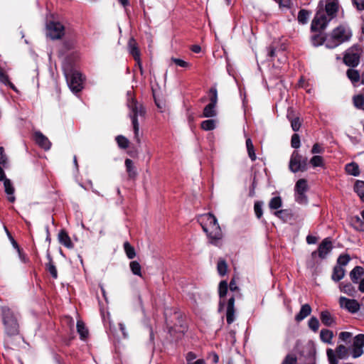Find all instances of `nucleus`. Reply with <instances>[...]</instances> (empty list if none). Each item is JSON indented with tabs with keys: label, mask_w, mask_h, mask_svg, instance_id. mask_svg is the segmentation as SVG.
Listing matches in <instances>:
<instances>
[{
	"label": "nucleus",
	"mask_w": 364,
	"mask_h": 364,
	"mask_svg": "<svg viewBox=\"0 0 364 364\" xmlns=\"http://www.w3.org/2000/svg\"><path fill=\"white\" fill-rule=\"evenodd\" d=\"M198 221L210 242L214 245H218L219 241L223 237V233L215 215L211 213L202 215L199 217Z\"/></svg>",
	"instance_id": "obj_1"
},
{
	"label": "nucleus",
	"mask_w": 364,
	"mask_h": 364,
	"mask_svg": "<svg viewBox=\"0 0 364 364\" xmlns=\"http://www.w3.org/2000/svg\"><path fill=\"white\" fill-rule=\"evenodd\" d=\"M127 95L130 96V98L127 101V107L129 109L128 115L132 120L135 139L137 141H139V124L138 117H144L146 114V110L141 103L138 102L132 97L131 92H128Z\"/></svg>",
	"instance_id": "obj_2"
},
{
	"label": "nucleus",
	"mask_w": 364,
	"mask_h": 364,
	"mask_svg": "<svg viewBox=\"0 0 364 364\" xmlns=\"http://www.w3.org/2000/svg\"><path fill=\"white\" fill-rule=\"evenodd\" d=\"M352 32L347 25H340L335 28L326 39V46L334 48L339 45L350 41Z\"/></svg>",
	"instance_id": "obj_3"
},
{
	"label": "nucleus",
	"mask_w": 364,
	"mask_h": 364,
	"mask_svg": "<svg viewBox=\"0 0 364 364\" xmlns=\"http://www.w3.org/2000/svg\"><path fill=\"white\" fill-rule=\"evenodd\" d=\"M2 318L6 331L9 335H15L18 332L17 320L11 310L6 306L2 307Z\"/></svg>",
	"instance_id": "obj_4"
},
{
	"label": "nucleus",
	"mask_w": 364,
	"mask_h": 364,
	"mask_svg": "<svg viewBox=\"0 0 364 364\" xmlns=\"http://www.w3.org/2000/svg\"><path fill=\"white\" fill-rule=\"evenodd\" d=\"M65 76L70 89L73 92H80L82 89L83 80L81 74L77 70L64 69Z\"/></svg>",
	"instance_id": "obj_5"
},
{
	"label": "nucleus",
	"mask_w": 364,
	"mask_h": 364,
	"mask_svg": "<svg viewBox=\"0 0 364 364\" xmlns=\"http://www.w3.org/2000/svg\"><path fill=\"white\" fill-rule=\"evenodd\" d=\"M289 169L294 172L305 171L307 170V159L303 158L298 151H294L289 161Z\"/></svg>",
	"instance_id": "obj_6"
},
{
	"label": "nucleus",
	"mask_w": 364,
	"mask_h": 364,
	"mask_svg": "<svg viewBox=\"0 0 364 364\" xmlns=\"http://www.w3.org/2000/svg\"><path fill=\"white\" fill-rule=\"evenodd\" d=\"M326 354L329 361V364H338L337 358L344 359L348 357V350L343 345H339L334 351L331 348L326 350Z\"/></svg>",
	"instance_id": "obj_7"
},
{
	"label": "nucleus",
	"mask_w": 364,
	"mask_h": 364,
	"mask_svg": "<svg viewBox=\"0 0 364 364\" xmlns=\"http://www.w3.org/2000/svg\"><path fill=\"white\" fill-rule=\"evenodd\" d=\"M308 190L307 181L304 178L299 179L295 185V200L299 203L303 204L307 202L305 193Z\"/></svg>",
	"instance_id": "obj_8"
},
{
	"label": "nucleus",
	"mask_w": 364,
	"mask_h": 364,
	"mask_svg": "<svg viewBox=\"0 0 364 364\" xmlns=\"http://www.w3.org/2000/svg\"><path fill=\"white\" fill-rule=\"evenodd\" d=\"M343 62L350 67H356L360 62V50L358 46L348 49L343 57Z\"/></svg>",
	"instance_id": "obj_9"
},
{
	"label": "nucleus",
	"mask_w": 364,
	"mask_h": 364,
	"mask_svg": "<svg viewBox=\"0 0 364 364\" xmlns=\"http://www.w3.org/2000/svg\"><path fill=\"white\" fill-rule=\"evenodd\" d=\"M46 34L52 39L60 38L64 35V26L59 22L50 21L46 26Z\"/></svg>",
	"instance_id": "obj_10"
},
{
	"label": "nucleus",
	"mask_w": 364,
	"mask_h": 364,
	"mask_svg": "<svg viewBox=\"0 0 364 364\" xmlns=\"http://www.w3.org/2000/svg\"><path fill=\"white\" fill-rule=\"evenodd\" d=\"M333 248L332 242L329 238H325L320 245L318 246L317 252H313L311 254L312 257H314L316 254L321 259H324L327 255L331 251Z\"/></svg>",
	"instance_id": "obj_11"
},
{
	"label": "nucleus",
	"mask_w": 364,
	"mask_h": 364,
	"mask_svg": "<svg viewBox=\"0 0 364 364\" xmlns=\"http://www.w3.org/2000/svg\"><path fill=\"white\" fill-rule=\"evenodd\" d=\"M128 49L129 53L133 56L136 62L137 65L140 70L141 73H143V68L140 58V51L139 50L137 43L134 38H130L128 43Z\"/></svg>",
	"instance_id": "obj_12"
},
{
	"label": "nucleus",
	"mask_w": 364,
	"mask_h": 364,
	"mask_svg": "<svg viewBox=\"0 0 364 364\" xmlns=\"http://www.w3.org/2000/svg\"><path fill=\"white\" fill-rule=\"evenodd\" d=\"M328 21L324 14L317 13L312 21L311 30L314 31L323 30L326 27Z\"/></svg>",
	"instance_id": "obj_13"
},
{
	"label": "nucleus",
	"mask_w": 364,
	"mask_h": 364,
	"mask_svg": "<svg viewBox=\"0 0 364 364\" xmlns=\"http://www.w3.org/2000/svg\"><path fill=\"white\" fill-rule=\"evenodd\" d=\"M339 304L341 308L347 309L350 313H355L360 309V304L356 300L344 296L340 297Z\"/></svg>",
	"instance_id": "obj_14"
},
{
	"label": "nucleus",
	"mask_w": 364,
	"mask_h": 364,
	"mask_svg": "<svg viewBox=\"0 0 364 364\" xmlns=\"http://www.w3.org/2000/svg\"><path fill=\"white\" fill-rule=\"evenodd\" d=\"M325 1V9L331 18H333L339 9L338 0H323Z\"/></svg>",
	"instance_id": "obj_15"
},
{
	"label": "nucleus",
	"mask_w": 364,
	"mask_h": 364,
	"mask_svg": "<svg viewBox=\"0 0 364 364\" xmlns=\"http://www.w3.org/2000/svg\"><path fill=\"white\" fill-rule=\"evenodd\" d=\"M235 319V299L231 297L228 302L226 320L228 324L232 323Z\"/></svg>",
	"instance_id": "obj_16"
},
{
	"label": "nucleus",
	"mask_w": 364,
	"mask_h": 364,
	"mask_svg": "<svg viewBox=\"0 0 364 364\" xmlns=\"http://www.w3.org/2000/svg\"><path fill=\"white\" fill-rule=\"evenodd\" d=\"M36 142L43 149L48 150L50 148V142L48 139L41 132H36L34 134Z\"/></svg>",
	"instance_id": "obj_17"
},
{
	"label": "nucleus",
	"mask_w": 364,
	"mask_h": 364,
	"mask_svg": "<svg viewBox=\"0 0 364 364\" xmlns=\"http://www.w3.org/2000/svg\"><path fill=\"white\" fill-rule=\"evenodd\" d=\"M311 313V308L310 305L306 304L301 306V308L298 314L295 316V320L298 322L304 320Z\"/></svg>",
	"instance_id": "obj_18"
},
{
	"label": "nucleus",
	"mask_w": 364,
	"mask_h": 364,
	"mask_svg": "<svg viewBox=\"0 0 364 364\" xmlns=\"http://www.w3.org/2000/svg\"><path fill=\"white\" fill-rule=\"evenodd\" d=\"M320 318L322 323L326 326H332L336 323L334 317L327 311L321 313Z\"/></svg>",
	"instance_id": "obj_19"
},
{
	"label": "nucleus",
	"mask_w": 364,
	"mask_h": 364,
	"mask_svg": "<svg viewBox=\"0 0 364 364\" xmlns=\"http://www.w3.org/2000/svg\"><path fill=\"white\" fill-rule=\"evenodd\" d=\"M364 275V269L356 266L350 272V278L354 283H358V280Z\"/></svg>",
	"instance_id": "obj_20"
},
{
	"label": "nucleus",
	"mask_w": 364,
	"mask_h": 364,
	"mask_svg": "<svg viewBox=\"0 0 364 364\" xmlns=\"http://www.w3.org/2000/svg\"><path fill=\"white\" fill-rule=\"evenodd\" d=\"M4 186L6 193L8 195V200L14 203L16 200L14 193V188L12 186V183L9 179L6 178L4 181Z\"/></svg>",
	"instance_id": "obj_21"
},
{
	"label": "nucleus",
	"mask_w": 364,
	"mask_h": 364,
	"mask_svg": "<svg viewBox=\"0 0 364 364\" xmlns=\"http://www.w3.org/2000/svg\"><path fill=\"white\" fill-rule=\"evenodd\" d=\"M58 240L60 244L63 245L65 247L68 248H72L73 247V244L71 242L70 237L68 235V233L61 230L58 234Z\"/></svg>",
	"instance_id": "obj_22"
},
{
	"label": "nucleus",
	"mask_w": 364,
	"mask_h": 364,
	"mask_svg": "<svg viewBox=\"0 0 364 364\" xmlns=\"http://www.w3.org/2000/svg\"><path fill=\"white\" fill-rule=\"evenodd\" d=\"M346 274L345 269L341 266H335L331 275V279L334 282H339L341 280Z\"/></svg>",
	"instance_id": "obj_23"
},
{
	"label": "nucleus",
	"mask_w": 364,
	"mask_h": 364,
	"mask_svg": "<svg viewBox=\"0 0 364 364\" xmlns=\"http://www.w3.org/2000/svg\"><path fill=\"white\" fill-rule=\"evenodd\" d=\"M334 335L333 331L328 329H322L320 331V338L323 343L331 344Z\"/></svg>",
	"instance_id": "obj_24"
},
{
	"label": "nucleus",
	"mask_w": 364,
	"mask_h": 364,
	"mask_svg": "<svg viewBox=\"0 0 364 364\" xmlns=\"http://www.w3.org/2000/svg\"><path fill=\"white\" fill-rule=\"evenodd\" d=\"M339 289L341 291L350 296H353L356 293L355 287L350 283H341L339 284Z\"/></svg>",
	"instance_id": "obj_25"
},
{
	"label": "nucleus",
	"mask_w": 364,
	"mask_h": 364,
	"mask_svg": "<svg viewBox=\"0 0 364 364\" xmlns=\"http://www.w3.org/2000/svg\"><path fill=\"white\" fill-rule=\"evenodd\" d=\"M346 172L352 176H358L360 173L359 166L356 163L352 162L346 166Z\"/></svg>",
	"instance_id": "obj_26"
},
{
	"label": "nucleus",
	"mask_w": 364,
	"mask_h": 364,
	"mask_svg": "<svg viewBox=\"0 0 364 364\" xmlns=\"http://www.w3.org/2000/svg\"><path fill=\"white\" fill-rule=\"evenodd\" d=\"M215 107H216L214 105H209V104L207 105L203 109V117L208 118V117H213L216 116L217 112H216Z\"/></svg>",
	"instance_id": "obj_27"
},
{
	"label": "nucleus",
	"mask_w": 364,
	"mask_h": 364,
	"mask_svg": "<svg viewBox=\"0 0 364 364\" xmlns=\"http://www.w3.org/2000/svg\"><path fill=\"white\" fill-rule=\"evenodd\" d=\"M246 146H247V150L249 157L250 158V159L252 161H255L257 159V156H256V154L255 152L254 146H253L251 139H250V138L247 139Z\"/></svg>",
	"instance_id": "obj_28"
},
{
	"label": "nucleus",
	"mask_w": 364,
	"mask_h": 364,
	"mask_svg": "<svg viewBox=\"0 0 364 364\" xmlns=\"http://www.w3.org/2000/svg\"><path fill=\"white\" fill-rule=\"evenodd\" d=\"M77 330L82 339H85L87 337L88 331L82 321H77Z\"/></svg>",
	"instance_id": "obj_29"
},
{
	"label": "nucleus",
	"mask_w": 364,
	"mask_h": 364,
	"mask_svg": "<svg viewBox=\"0 0 364 364\" xmlns=\"http://www.w3.org/2000/svg\"><path fill=\"white\" fill-rule=\"evenodd\" d=\"M129 267L132 272L136 276L142 277L141 267L137 261H132L129 264Z\"/></svg>",
	"instance_id": "obj_30"
},
{
	"label": "nucleus",
	"mask_w": 364,
	"mask_h": 364,
	"mask_svg": "<svg viewBox=\"0 0 364 364\" xmlns=\"http://www.w3.org/2000/svg\"><path fill=\"white\" fill-rule=\"evenodd\" d=\"M354 190L360 198L364 202V182L358 181L354 186Z\"/></svg>",
	"instance_id": "obj_31"
},
{
	"label": "nucleus",
	"mask_w": 364,
	"mask_h": 364,
	"mask_svg": "<svg viewBox=\"0 0 364 364\" xmlns=\"http://www.w3.org/2000/svg\"><path fill=\"white\" fill-rule=\"evenodd\" d=\"M217 269H218V274L220 276H224L227 273L228 264H227L226 262L225 261V259H220L218 260V265H217Z\"/></svg>",
	"instance_id": "obj_32"
},
{
	"label": "nucleus",
	"mask_w": 364,
	"mask_h": 364,
	"mask_svg": "<svg viewBox=\"0 0 364 364\" xmlns=\"http://www.w3.org/2000/svg\"><path fill=\"white\" fill-rule=\"evenodd\" d=\"M287 117L289 119V121L291 122V126L292 129L294 132L298 131L300 127H301V124L299 118V117L293 118L291 116V113H289V112L287 114Z\"/></svg>",
	"instance_id": "obj_33"
},
{
	"label": "nucleus",
	"mask_w": 364,
	"mask_h": 364,
	"mask_svg": "<svg viewBox=\"0 0 364 364\" xmlns=\"http://www.w3.org/2000/svg\"><path fill=\"white\" fill-rule=\"evenodd\" d=\"M216 121L215 119H207L201 123V128L205 131H210L215 129Z\"/></svg>",
	"instance_id": "obj_34"
},
{
	"label": "nucleus",
	"mask_w": 364,
	"mask_h": 364,
	"mask_svg": "<svg viewBox=\"0 0 364 364\" xmlns=\"http://www.w3.org/2000/svg\"><path fill=\"white\" fill-rule=\"evenodd\" d=\"M124 249L129 259H133L136 256L134 248L128 242L124 243Z\"/></svg>",
	"instance_id": "obj_35"
},
{
	"label": "nucleus",
	"mask_w": 364,
	"mask_h": 364,
	"mask_svg": "<svg viewBox=\"0 0 364 364\" xmlns=\"http://www.w3.org/2000/svg\"><path fill=\"white\" fill-rule=\"evenodd\" d=\"M282 205V198L279 196L272 198L269 203V207L271 209L277 210Z\"/></svg>",
	"instance_id": "obj_36"
},
{
	"label": "nucleus",
	"mask_w": 364,
	"mask_h": 364,
	"mask_svg": "<svg viewBox=\"0 0 364 364\" xmlns=\"http://www.w3.org/2000/svg\"><path fill=\"white\" fill-rule=\"evenodd\" d=\"M310 164L313 167H323L324 166L323 159L321 156H314L310 159Z\"/></svg>",
	"instance_id": "obj_37"
},
{
	"label": "nucleus",
	"mask_w": 364,
	"mask_h": 364,
	"mask_svg": "<svg viewBox=\"0 0 364 364\" xmlns=\"http://www.w3.org/2000/svg\"><path fill=\"white\" fill-rule=\"evenodd\" d=\"M347 76L353 82H358L360 80V74L356 70L348 69Z\"/></svg>",
	"instance_id": "obj_38"
},
{
	"label": "nucleus",
	"mask_w": 364,
	"mask_h": 364,
	"mask_svg": "<svg viewBox=\"0 0 364 364\" xmlns=\"http://www.w3.org/2000/svg\"><path fill=\"white\" fill-rule=\"evenodd\" d=\"M116 141L117 142L118 146L122 149H126L129 146V141L124 136H122V135L117 136L116 137Z\"/></svg>",
	"instance_id": "obj_39"
},
{
	"label": "nucleus",
	"mask_w": 364,
	"mask_h": 364,
	"mask_svg": "<svg viewBox=\"0 0 364 364\" xmlns=\"http://www.w3.org/2000/svg\"><path fill=\"white\" fill-rule=\"evenodd\" d=\"M0 82L16 90L15 86L9 81L8 75L1 69H0Z\"/></svg>",
	"instance_id": "obj_40"
},
{
	"label": "nucleus",
	"mask_w": 364,
	"mask_h": 364,
	"mask_svg": "<svg viewBox=\"0 0 364 364\" xmlns=\"http://www.w3.org/2000/svg\"><path fill=\"white\" fill-rule=\"evenodd\" d=\"M308 326L313 331L316 332L319 328V321L317 318L311 317L308 322Z\"/></svg>",
	"instance_id": "obj_41"
},
{
	"label": "nucleus",
	"mask_w": 364,
	"mask_h": 364,
	"mask_svg": "<svg viewBox=\"0 0 364 364\" xmlns=\"http://www.w3.org/2000/svg\"><path fill=\"white\" fill-rule=\"evenodd\" d=\"M125 166L129 176L134 177L136 175V172L134 168L132 161L131 159H127L125 160Z\"/></svg>",
	"instance_id": "obj_42"
},
{
	"label": "nucleus",
	"mask_w": 364,
	"mask_h": 364,
	"mask_svg": "<svg viewBox=\"0 0 364 364\" xmlns=\"http://www.w3.org/2000/svg\"><path fill=\"white\" fill-rule=\"evenodd\" d=\"M309 17V11H307L306 10H301L298 14V21L300 23L304 24L307 22Z\"/></svg>",
	"instance_id": "obj_43"
},
{
	"label": "nucleus",
	"mask_w": 364,
	"mask_h": 364,
	"mask_svg": "<svg viewBox=\"0 0 364 364\" xmlns=\"http://www.w3.org/2000/svg\"><path fill=\"white\" fill-rule=\"evenodd\" d=\"M350 257L347 255H341L337 259V264L336 266H341L344 268L350 261Z\"/></svg>",
	"instance_id": "obj_44"
},
{
	"label": "nucleus",
	"mask_w": 364,
	"mask_h": 364,
	"mask_svg": "<svg viewBox=\"0 0 364 364\" xmlns=\"http://www.w3.org/2000/svg\"><path fill=\"white\" fill-rule=\"evenodd\" d=\"M354 105L359 109L364 107V96L357 95L353 97Z\"/></svg>",
	"instance_id": "obj_45"
},
{
	"label": "nucleus",
	"mask_w": 364,
	"mask_h": 364,
	"mask_svg": "<svg viewBox=\"0 0 364 364\" xmlns=\"http://www.w3.org/2000/svg\"><path fill=\"white\" fill-rule=\"evenodd\" d=\"M47 270L49 272V273L52 275V277L54 279H56L58 277V272L56 269L55 266L52 262L51 259H50V262L46 265Z\"/></svg>",
	"instance_id": "obj_46"
},
{
	"label": "nucleus",
	"mask_w": 364,
	"mask_h": 364,
	"mask_svg": "<svg viewBox=\"0 0 364 364\" xmlns=\"http://www.w3.org/2000/svg\"><path fill=\"white\" fill-rule=\"evenodd\" d=\"M228 291V283L226 281H222L219 284V296L220 298L224 297Z\"/></svg>",
	"instance_id": "obj_47"
},
{
	"label": "nucleus",
	"mask_w": 364,
	"mask_h": 364,
	"mask_svg": "<svg viewBox=\"0 0 364 364\" xmlns=\"http://www.w3.org/2000/svg\"><path fill=\"white\" fill-rule=\"evenodd\" d=\"M353 346L364 347V335L358 334L354 338Z\"/></svg>",
	"instance_id": "obj_48"
},
{
	"label": "nucleus",
	"mask_w": 364,
	"mask_h": 364,
	"mask_svg": "<svg viewBox=\"0 0 364 364\" xmlns=\"http://www.w3.org/2000/svg\"><path fill=\"white\" fill-rule=\"evenodd\" d=\"M211 93V97L210 98V103L209 105H212L216 107L217 102H218V92L217 90L215 88H211L210 90Z\"/></svg>",
	"instance_id": "obj_49"
},
{
	"label": "nucleus",
	"mask_w": 364,
	"mask_h": 364,
	"mask_svg": "<svg viewBox=\"0 0 364 364\" xmlns=\"http://www.w3.org/2000/svg\"><path fill=\"white\" fill-rule=\"evenodd\" d=\"M254 210H255L256 216L258 218H260L262 215V203L256 202L255 203Z\"/></svg>",
	"instance_id": "obj_50"
},
{
	"label": "nucleus",
	"mask_w": 364,
	"mask_h": 364,
	"mask_svg": "<svg viewBox=\"0 0 364 364\" xmlns=\"http://www.w3.org/2000/svg\"><path fill=\"white\" fill-rule=\"evenodd\" d=\"M171 61L182 68H188L190 65L188 62L179 58H171Z\"/></svg>",
	"instance_id": "obj_51"
},
{
	"label": "nucleus",
	"mask_w": 364,
	"mask_h": 364,
	"mask_svg": "<svg viewBox=\"0 0 364 364\" xmlns=\"http://www.w3.org/2000/svg\"><path fill=\"white\" fill-rule=\"evenodd\" d=\"M312 43L315 46L322 45L324 42V39L321 35H316L312 38Z\"/></svg>",
	"instance_id": "obj_52"
},
{
	"label": "nucleus",
	"mask_w": 364,
	"mask_h": 364,
	"mask_svg": "<svg viewBox=\"0 0 364 364\" xmlns=\"http://www.w3.org/2000/svg\"><path fill=\"white\" fill-rule=\"evenodd\" d=\"M291 146L297 149L300 146V138L297 134H294L291 136Z\"/></svg>",
	"instance_id": "obj_53"
},
{
	"label": "nucleus",
	"mask_w": 364,
	"mask_h": 364,
	"mask_svg": "<svg viewBox=\"0 0 364 364\" xmlns=\"http://www.w3.org/2000/svg\"><path fill=\"white\" fill-rule=\"evenodd\" d=\"M363 353V348L358 346H353L352 349V355L356 358L360 357Z\"/></svg>",
	"instance_id": "obj_54"
},
{
	"label": "nucleus",
	"mask_w": 364,
	"mask_h": 364,
	"mask_svg": "<svg viewBox=\"0 0 364 364\" xmlns=\"http://www.w3.org/2000/svg\"><path fill=\"white\" fill-rule=\"evenodd\" d=\"M352 337V333L347 331L340 333L339 338L343 342H347Z\"/></svg>",
	"instance_id": "obj_55"
},
{
	"label": "nucleus",
	"mask_w": 364,
	"mask_h": 364,
	"mask_svg": "<svg viewBox=\"0 0 364 364\" xmlns=\"http://www.w3.org/2000/svg\"><path fill=\"white\" fill-rule=\"evenodd\" d=\"M296 358L294 355H288L282 364H296Z\"/></svg>",
	"instance_id": "obj_56"
},
{
	"label": "nucleus",
	"mask_w": 364,
	"mask_h": 364,
	"mask_svg": "<svg viewBox=\"0 0 364 364\" xmlns=\"http://www.w3.org/2000/svg\"><path fill=\"white\" fill-rule=\"evenodd\" d=\"M353 5L359 11L364 10V0H352Z\"/></svg>",
	"instance_id": "obj_57"
},
{
	"label": "nucleus",
	"mask_w": 364,
	"mask_h": 364,
	"mask_svg": "<svg viewBox=\"0 0 364 364\" xmlns=\"http://www.w3.org/2000/svg\"><path fill=\"white\" fill-rule=\"evenodd\" d=\"M197 356L195 353L193 352H188L186 356L187 364L193 363L194 361H196L195 360Z\"/></svg>",
	"instance_id": "obj_58"
},
{
	"label": "nucleus",
	"mask_w": 364,
	"mask_h": 364,
	"mask_svg": "<svg viewBox=\"0 0 364 364\" xmlns=\"http://www.w3.org/2000/svg\"><path fill=\"white\" fill-rule=\"evenodd\" d=\"M278 3L279 4L280 8L289 9L291 6V0H279Z\"/></svg>",
	"instance_id": "obj_59"
},
{
	"label": "nucleus",
	"mask_w": 364,
	"mask_h": 364,
	"mask_svg": "<svg viewBox=\"0 0 364 364\" xmlns=\"http://www.w3.org/2000/svg\"><path fill=\"white\" fill-rule=\"evenodd\" d=\"M6 161H7V159L4 154V149L3 147H0V164L5 166L6 164Z\"/></svg>",
	"instance_id": "obj_60"
},
{
	"label": "nucleus",
	"mask_w": 364,
	"mask_h": 364,
	"mask_svg": "<svg viewBox=\"0 0 364 364\" xmlns=\"http://www.w3.org/2000/svg\"><path fill=\"white\" fill-rule=\"evenodd\" d=\"M323 152V149L321 147V146L318 144H314L312 149H311V153L312 154H321Z\"/></svg>",
	"instance_id": "obj_61"
},
{
	"label": "nucleus",
	"mask_w": 364,
	"mask_h": 364,
	"mask_svg": "<svg viewBox=\"0 0 364 364\" xmlns=\"http://www.w3.org/2000/svg\"><path fill=\"white\" fill-rule=\"evenodd\" d=\"M317 241V239L316 237L314 236H312V235H308L306 237V242L307 243L309 244H315Z\"/></svg>",
	"instance_id": "obj_62"
},
{
	"label": "nucleus",
	"mask_w": 364,
	"mask_h": 364,
	"mask_svg": "<svg viewBox=\"0 0 364 364\" xmlns=\"http://www.w3.org/2000/svg\"><path fill=\"white\" fill-rule=\"evenodd\" d=\"M357 221L359 223V226L356 228L360 231L364 232V222L363 223L359 218H357Z\"/></svg>",
	"instance_id": "obj_63"
},
{
	"label": "nucleus",
	"mask_w": 364,
	"mask_h": 364,
	"mask_svg": "<svg viewBox=\"0 0 364 364\" xmlns=\"http://www.w3.org/2000/svg\"><path fill=\"white\" fill-rule=\"evenodd\" d=\"M358 289L360 291L364 293V278L361 279L359 282Z\"/></svg>",
	"instance_id": "obj_64"
}]
</instances>
